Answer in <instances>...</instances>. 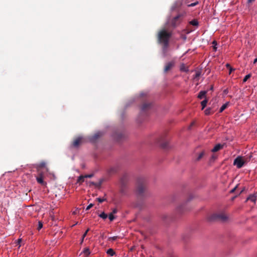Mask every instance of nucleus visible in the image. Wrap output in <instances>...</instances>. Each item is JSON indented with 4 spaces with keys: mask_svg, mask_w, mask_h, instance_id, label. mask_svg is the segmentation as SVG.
Here are the masks:
<instances>
[{
    "mask_svg": "<svg viewBox=\"0 0 257 257\" xmlns=\"http://www.w3.org/2000/svg\"><path fill=\"white\" fill-rule=\"evenodd\" d=\"M136 192L138 198L143 199L148 196L146 181L144 178H139L137 181Z\"/></svg>",
    "mask_w": 257,
    "mask_h": 257,
    "instance_id": "f257e3e1",
    "label": "nucleus"
},
{
    "mask_svg": "<svg viewBox=\"0 0 257 257\" xmlns=\"http://www.w3.org/2000/svg\"><path fill=\"white\" fill-rule=\"evenodd\" d=\"M183 0H177L173 4L171 9L172 11H175L181 8L183 5Z\"/></svg>",
    "mask_w": 257,
    "mask_h": 257,
    "instance_id": "6e6552de",
    "label": "nucleus"
},
{
    "mask_svg": "<svg viewBox=\"0 0 257 257\" xmlns=\"http://www.w3.org/2000/svg\"><path fill=\"white\" fill-rule=\"evenodd\" d=\"M198 4V2H196L193 3H191V4H188L187 6L188 7H192L196 6Z\"/></svg>",
    "mask_w": 257,
    "mask_h": 257,
    "instance_id": "f704fd0d",
    "label": "nucleus"
},
{
    "mask_svg": "<svg viewBox=\"0 0 257 257\" xmlns=\"http://www.w3.org/2000/svg\"><path fill=\"white\" fill-rule=\"evenodd\" d=\"M106 253L110 256H113L114 254H115V252L112 248L108 249L107 250Z\"/></svg>",
    "mask_w": 257,
    "mask_h": 257,
    "instance_id": "5701e85b",
    "label": "nucleus"
},
{
    "mask_svg": "<svg viewBox=\"0 0 257 257\" xmlns=\"http://www.w3.org/2000/svg\"><path fill=\"white\" fill-rule=\"evenodd\" d=\"M214 112V110H213L211 107L207 108L204 111V113L206 115H210L213 113Z\"/></svg>",
    "mask_w": 257,
    "mask_h": 257,
    "instance_id": "aec40b11",
    "label": "nucleus"
},
{
    "mask_svg": "<svg viewBox=\"0 0 257 257\" xmlns=\"http://www.w3.org/2000/svg\"><path fill=\"white\" fill-rule=\"evenodd\" d=\"M226 67H227V68H229V69L231 67H230V65H229V64H227L226 65Z\"/></svg>",
    "mask_w": 257,
    "mask_h": 257,
    "instance_id": "09e8293b",
    "label": "nucleus"
},
{
    "mask_svg": "<svg viewBox=\"0 0 257 257\" xmlns=\"http://www.w3.org/2000/svg\"><path fill=\"white\" fill-rule=\"evenodd\" d=\"M253 1H254V0H248V3H251V2H253Z\"/></svg>",
    "mask_w": 257,
    "mask_h": 257,
    "instance_id": "3c124183",
    "label": "nucleus"
},
{
    "mask_svg": "<svg viewBox=\"0 0 257 257\" xmlns=\"http://www.w3.org/2000/svg\"><path fill=\"white\" fill-rule=\"evenodd\" d=\"M185 15V13L179 14L174 17L172 20V26L174 27L177 26L181 22V19L184 17Z\"/></svg>",
    "mask_w": 257,
    "mask_h": 257,
    "instance_id": "423d86ee",
    "label": "nucleus"
},
{
    "mask_svg": "<svg viewBox=\"0 0 257 257\" xmlns=\"http://www.w3.org/2000/svg\"><path fill=\"white\" fill-rule=\"evenodd\" d=\"M108 217H109V220L111 221H113L114 220V219L115 218V217L114 216L113 214L111 213L109 214Z\"/></svg>",
    "mask_w": 257,
    "mask_h": 257,
    "instance_id": "473e14b6",
    "label": "nucleus"
},
{
    "mask_svg": "<svg viewBox=\"0 0 257 257\" xmlns=\"http://www.w3.org/2000/svg\"><path fill=\"white\" fill-rule=\"evenodd\" d=\"M257 62V57L254 60L253 64H255Z\"/></svg>",
    "mask_w": 257,
    "mask_h": 257,
    "instance_id": "8fccbe9b",
    "label": "nucleus"
},
{
    "mask_svg": "<svg viewBox=\"0 0 257 257\" xmlns=\"http://www.w3.org/2000/svg\"><path fill=\"white\" fill-rule=\"evenodd\" d=\"M159 144L161 147L163 149H167L169 147L168 142L166 141H160Z\"/></svg>",
    "mask_w": 257,
    "mask_h": 257,
    "instance_id": "f3484780",
    "label": "nucleus"
},
{
    "mask_svg": "<svg viewBox=\"0 0 257 257\" xmlns=\"http://www.w3.org/2000/svg\"><path fill=\"white\" fill-rule=\"evenodd\" d=\"M236 188V187H235V188H234L233 189H232L231 190L230 192H231V193H233V192H234V191L235 190Z\"/></svg>",
    "mask_w": 257,
    "mask_h": 257,
    "instance_id": "49530a36",
    "label": "nucleus"
},
{
    "mask_svg": "<svg viewBox=\"0 0 257 257\" xmlns=\"http://www.w3.org/2000/svg\"><path fill=\"white\" fill-rule=\"evenodd\" d=\"M98 216L100 218H102L103 219H105L107 218L108 215L106 213H105L104 212L101 213L100 214H98Z\"/></svg>",
    "mask_w": 257,
    "mask_h": 257,
    "instance_id": "b1692460",
    "label": "nucleus"
},
{
    "mask_svg": "<svg viewBox=\"0 0 257 257\" xmlns=\"http://www.w3.org/2000/svg\"><path fill=\"white\" fill-rule=\"evenodd\" d=\"M193 196L192 195H190L187 200L180 205L177 208V211L178 213L181 214L183 213L190 209V208L188 205V203L192 199Z\"/></svg>",
    "mask_w": 257,
    "mask_h": 257,
    "instance_id": "7ed1b4c3",
    "label": "nucleus"
},
{
    "mask_svg": "<svg viewBox=\"0 0 257 257\" xmlns=\"http://www.w3.org/2000/svg\"><path fill=\"white\" fill-rule=\"evenodd\" d=\"M129 181L128 175L126 173L124 174L120 179V185L127 186Z\"/></svg>",
    "mask_w": 257,
    "mask_h": 257,
    "instance_id": "0eeeda50",
    "label": "nucleus"
},
{
    "mask_svg": "<svg viewBox=\"0 0 257 257\" xmlns=\"http://www.w3.org/2000/svg\"><path fill=\"white\" fill-rule=\"evenodd\" d=\"M93 206V204H90L86 208V210H88L89 209H90L91 207H92Z\"/></svg>",
    "mask_w": 257,
    "mask_h": 257,
    "instance_id": "a19ab883",
    "label": "nucleus"
},
{
    "mask_svg": "<svg viewBox=\"0 0 257 257\" xmlns=\"http://www.w3.org/2000/svg\"><path fill=\"white\" fill-rule=\"evenodd\" d=\"M42 227H43V223L41 221H39L37 229L38 230H40Z\"/></svg>",
    "mask_w": 257,
    "mask_h": 257,
    "instance_id": "72a5a7b5",
    "label": "nucleus"
},
{
    "mask_svg": "<svg viewBox=\"0 0 257 257\" xmlns=\"http://www.w3.org/2000/svg\"><path fill=\"white\" fill-rule=\"evenodd\" d=\"M83 253L86 255L88 256L90 253V251L88 248H85L83 250Z\"/></svg>",
    "mask_w": 257,
    "mask_h": 257,
    "instance_id": "c85d7f7f",
    "label": "nucleus"
},
{
    "mask_svg": "<svg viewBox=\"0 0 257 257\" xmlns=\"http://www.w3.org/2000/svg\"><path fill=\"white\" fill-rule=\"evenodd\" d=\"M122 137V135L121 134H116L114 136V138L115 139H116L117 140H120Z\"/></svg>",
    "mask_w": 257,
    "mask_h": 257,
    "instance_id": "c756f323",
    "label": "nucleus"
},
{
    "mask_svg": "<svg viewBox=\"0 0 257 257\" xmlns=\"http://www.w3.org/2000/svg\"><path fill=\"white\" fill-rule=\"evenodd\" d=\"M96 200L99 202L102 203L103 201L106 200V198H97Z\"/></svg>",
    "mask_w": 257,
    "mask_h": 257,
    "instance_id": "4c0bfd02",
    "label": "nucleus"
},
{
    "mask_svg": "<svg viewBox=\"0 0 257 257\" xmlns=\"http://www.w3.org/2000/svg\"><path fill=\"white\" fill-rule=\"evenodd\" d=\"M241 157H237L233 162V165L236 166L237 168H241L247 162Z\"/></svg>",
    "mask_w": 257,
    "mask_h": 257,
    "instance_id": "39448f33",
    "label": "nucleus"
},
{
    "mask_svg": "<svg viewBox=\"0 0 257 257\" xmlns=\"http://www.w3.org/2000/svg\"><path fill=\"white\" fill-rule=\"evenodd\" d=\"M38 171V176H39V177H44V172L42 170H37Z\"/></svg>",
    "mask_w": 257,
    "mask_h": 257,
    "instance_id": "bb28decb",
    "label": "nucleus"
},
{
    "mask_svg": "<svg viewBox=\"0 0 257 257\" xmlns=\"http://www.w3.org/2000/svg\"><path fill=\"white\" fill-rule=\"evenodd\" d=\"M89 228H88V229L86 230V231L84 232V233L83 234V236H82V242L83 241V239H84V237L86 236L87 233V232L89 231Z\"/></svg>",
    "mask_w": 257,
    "mask_h": 257,
    "instance_id": "58836bf2",
    "label": "nucleus"
},
{
    "mask_svg": "<svg viewBox=\"0 0 257 257\" xmlns=\"http://www.w3.org/2000/svg\"><path fill=\"white\" fill-rule=\"evenodd\" d=\"M200 75H201V72L200 71H197L195 73L194 78H196L199 77L200 76Z\"/></svg>",
    "mask_w": 257,
    "mask_h": 257,
    "instance_id": "ea45409f",
    "label": "nucleus"
},
{
    "mask_svg": "<svg viewBox=\"0 0 257 257\" xmlns=\"http://www.w3.org/2000/svg\"><path fill=\"white\" fill-rule=\"evenodd\" d=\"M185 3L186 4H187V2H185Z\"/></svg>",
    "mask_w": 257,
    "mask_h": 257,
    "instance_id": "6e6d98bb",
    "label": "nucleus"
},
{
    "mask_svg": "<svg viewBox=\"0 0 257 257\" xmlns=\"http://www.w3.org/2000/svg\"><path fill=\"white\" fill-rule=\"evenodd\" d=\"M223 145L220 144L216 145L211 150L212 152H216L223 148Z\"/></svg>",
    "mask_w": 257,
    "mask_h": 257,
    "instance_id": "2eb2a0df",
    "label": "nucleus"
},
{
    "mask_svg": "<svg viewBox=\"0 0 257 257\" xmlns=\"http://www.w3.org/2000/svg\"><path fill=\"white\" fill-rule=\"evenodd\" d=\"M233 70H234L233 69H232L231 67H230L229 68V74H230L231 72H232V71H233Z\"/></svg>",
    "mask_w": 257,
    "mask_h": 257,
    "instance_id": "de8ad7c7",
    "label": "nucleus"
},
{
    "mask_svg": "<svg viewBox=\"0 0 257 257\" xmlns=\"http://www.w3.org/2000/svg\"><path fill=\"white\" fill-rule=\"evenodd\" d=\"M228 102H227L222 105L219 109V112H222L225 109H226L228 106Z\"/></svg>",
    "mask_w": 257,
    "mask_h": 257,
    "instance_id": "393cba45",
    "label": "nucleus"
},
{
    "mask_svg": "<svg viewBox=\"0 0 257 257\" xmlns=\"http://www.w3.org/2000/svg\"><path fill=\"white\" fill-rule=\"evenodd\" d=\"M102 182V180H100L98 182H97V183L91 182L90 183V184L91 185H92L95 186L96 187L99 188V187H100L101 186Z\"/></svg>",
    "mask_w": 257,
    "mask_h": 257,
    "instance_id": "412c9836",
    "label": "nucleus"
},
{
    "mask_svg": "<svg viewBox=\"0 0 257 257\" xmlns=\"http://www.w3.org/2000/svg\"><path fill=\"white\" fill-rule=\"evenodd\" d=\"M85 177L84 176H80L78 179L77 182L81 183L84 182Z\"/></svg>",
    "mask_w": 257,
    "mask_h": 257,
    "instance_id": "cd10ccee",
    "label": "nucleus"
},
{
    "mask_svg": "<svg viewBox=\"0 0 257 257\" xmlns=\"http://www.w3.org/2000/svg\"><path fill=\"white\" fill-rule=\"evenodd\" d=\"M256 196L255 194H251L250 195L246 200V202L249 200L252 202H255L256 201Z\"/></svg>",
    "mask_w": 257,
    "mask_h": 257,
    "instance_id": "4468645a",
    "label": "nucleus"
},
{
    "mask_svg": "<svg viewBox=\"0 0 257 257\" xmlns=\"http://www.w3.org/2000/svg\"><path fill=\"white\" fill-rule=\"evenodd\" d=\"M174 64H175V63L174 61H171V62L167 63L164 67V72L166 73L168 71H169L170 69H171L174 66Z\"/></svg>",
    "mask_w": 257,
    "mask_h": 257,
    "instance_id": "f8f14e48",
    "label": "nucleus"
},
{
    "mask_svg": "<svg viewBox=\"0 0 257 257\" xmlns=\"http://www.w3.org/2000/svg\"><path fill=\"white\" fill-rule=\"evenodd\" d=\"M212 44L213 45V49L215 51H216L217 50V47H216V45L217 44V42L215 41H214L213 42H212Z\"/></svg>",
    "mask_w": 257,
    "mask_h": 257,
    "instance_id": "c9c22d12",
    "label": "nucleus"
},
{
    "mask_svg": "<svg viewBox=\"0 0 257 257\" xmlns=\"http://www.w3.org/2000/svg\"><path fill=\"white\" fill-rule=\"evenodd\" d=\"M206 93L207 91H201L198 95V98L200 99H202L204 97H205Z\"/></svg>",
    "mask_w": 257,
    "mask_h": 257,
    "instance_id": "a211bd4d",
    "label": "nucleus"
},
{
    "mask_svg": "<svg viewBox=\"0 0 257 257\" xmlns=\"http://www.w3.org/2000/svg\"><path fill=\"white\" fill-rule=\"evenodd\" d=\"M93 176V174H88V175H86L84 176L85 177V178H91Z\"/></svg>",
    "mask_w": 257,
    "mask_h": 257,
    "instance_id": "37998d69",
    "label": "nucleus"
},
{
    "mask_svg": "<svg viewBox=\"0 0 257 257\" xmlns=\"http://www.w3.org/2000/svg\"><path fill=\"white\" fill-rule=\"evenodd\" d=\"M82 141V138L78 137L75 139L72 143L71 146L73 148H78Z\"/></svg>",
    "mask_w": 257,
    "mask_h": 257,
    "instance_id": "9b49d317",
    "label": "nucleus"
},
{
    "mask_svg": "<svg viewBox=\"0 0 257 257\" xmlns=\"http://www.w3.org/2000/svg\"><path fill=\"white\" fill-rule=\"evenodd\" d=\"M207 102H208V100L206 98H205L204 100H203L201 102L202 110L206 107Z\"/></svg>",
    "mask_w": 257,
    "mask_h": 257,
    "instance_id": "4be33fe9",
    "label": "nucleus"
},
{
    "mask_svg": "<svg viewBox=\"0 0 257 257\" xmlns=\"http://www.w3.org/2000/svg\"><path fill=\"white\" fill-rule=\"evenodd\" d=\"M117 236H113V237H110L108 238V240L109 241H114L117 238Z\"/></svg>",
    "mask_w": 257,
    "mask_h": 257,
    "instance_id": "e433bc0d",
    "label": "nucleus"
},
{
    "mask_svg": "<svg viewBox=\"0 0 257 257\" xmlns=\"http://www.w3.org/2000/svg\"><path fill=\"white\" fill-rule=\"evenodd\" d=\"M227 219V216L223 213H214L209 217L208 220L210 221L215 220L225 221Z\"/></svg>",
    "mask_w": 257,
    "mask_h": 257,
    "instance_id": "20e7f679",
    "label": "nucleus"
},
{
    "mask_svg": "<svg viewBox=\"0 0 257 257\" xmlns=\"http://www.w3.org/2000/svg\"><path fill=\"white\" fill-rule=\"evenodd\" d=\"M102 134L100 132H98L96 134H95L92 137V138H91V140L92 141H95L97 139H98L99 137H100V136H101Z\"/></svg>",
    "mask_w": 257,
    "mask_h": 257,
    "instance_id": "6ab92c4d",
    "label": "nucleus"
},
{
    "mask_svg": "<svg viewBox=\"0 0 257 257\" xmlns=\"http://www.w3.org/2000/svg\"><path fill=\"white\" fill-rule=\"evenodd\" d=\"M171 36V33L165 30L160 31L158 35V42L162 44L163 51H165L169 45V40Z\"/></svg>",
    "mask_w": 257,
    "mask_h": 257,
    "instance_id": "f03ea898",
    "label": "nucleus"
},
{
    "mask_svg": "<svg viewBox=\"0 0 257 257\" xmlns=\"http://www.w3.org/2000/svg\"><path fill=\"white\" fill-rule=\"evenodd\" d=\"M180 69H181V70H182V71H188V70H187V69H185V66H184V64H183V65L181 66Z\"/></svg>",
    "mask_w": 257,
    "mask_h": 257,
    "instance_id": "79ce46f5",
    "label": "nucleus"
},
{
    "mask_svg": "<svg viewBox=\"0 0 257 257\" xmlns=\"http://www.w3.org/2000/svg\"><path fill=\"white\" fill-rule=\"evenodd\" d=\"M204 154H205V153L204 151H202L201 153H200L197 158V160H198V161L200 160L203 157V156L204 155Z\"/></svg>",
    "mask_w": 257,
    "mask_h": 257,
    "instance_id": "2f4dec72",
    "label": "nucleus"
},
{
    "mask_svg": "<svg viewBox=\"0 0 257 257\" xmlns=\"http://www.w3.org/2000/svg\"><path fill=\"white\" fill-rule=\"evenodd\" d=\"M21 240L20 239H19V241L21 242Z\"/></svg>",
    "mask_w": 257,
    "mask_h": 257,
    "instance_id": "5fc2aeb1",
    "label": "nucleus"
},
{
    "mask_svg": "<svg viewBox=\"0 0 257 257\" xmlns=\"http://www.w3.org/2000/svg\"><path fill=\"white\" fill-rule=\"evenodd\" d=\"M213 86L212 85V86H211V87H210V89L211 90H213Z\"/></svg>",
    "mask_w": 257,
    "mask_h": 257,
    "instance_id": "603ef678",
    "label": "nucleus"
},
{
    "mask_svg": "<svg viewBox=\"0 0 257 257\" xmlns=\"http://www.w3.org/2000/svg\"><path fill=\"white\" fill-rule=\"evenodd\" d=\"M117 209L114 208V209H113V210H112V212H111V213H112V214H114L116 213H117Z\"/></svg>",
    "mask_w": 257,
    "mask_h": 257,
    "instance_id": "c03bdc74",
    "label": "nucleus"
},
{
    "mask_svg": "<svg viewBox=\"0 0 257 257\" xmlns=\"http://www.w3.org/2000/svg\"><path fill=\"white\" fill-rule=\"evenodd\" d=\"M127 186L120 185V193L122 195H125L127 192Z\"/></svg>",
    "mask_w": 257,
    "mask_h": 257,
    "instance_id": "ddd939ff",
    "label": "nucleus"
},
{
    "mask_svg": "<svg viewBox=\"0 0 257 257\" xmlns=\"http://www.w3.org/2000/svg\"><path fill=\"white\" fill-rule=\"evenodd\" d=\"M43 179L44 177H39L38 176H37L36 177V180L38 183L42 185H46V183L45 181H44Z\"/></svg>",
    "mask_w": 257,
    "mask_h": 257,
    "instance_id": "dca6fc26",
    "label": "nucleus"
},
{
    "mask_svg": "<svg viewBox=\"0 0 257 257\" xmlns=\"http://www.w3.org/2000/svg\"><path fill=\"white\" fill-rule=\"evenodd\" d=\"M251 76V74H248L247 75H246L243 78V82H246L248 79H249V78H250V77Z\"/></svg>",
    "mask_w": 257,
    "mask_h": 257,
    "instance_id": "7c9ffc66",
    "label": "nucleus"
},
{
    "mask_svg": "<svg viewBox=\"0 0 257 257\" xmlns=\"http://www.w3.org/2000/svg\"><path fill=\"white\" fill-rule=\"evenodd\" d=\"M151 103L148 102L144 103L141 106V112L145 113L151 108Z\"/></svg>",
    "mask_w": 257,
    "mask_h": 257,
    "instance_id": "9d476101",
    "label": "nucleus"
},
{
    "mask_svg": "<svg viewBox=\"0 0 257 257\" xmlns=\"http://www.w3.org/2000/svg\"><path fill=\"white\" fill-rule=\"evenodd\" d=\"M37 170H45V172H48V169L46 167V163L44 161L40 162L39 164L36 165V167Z\"/></svg>",
    "mask_w": 257,
    "mask_h": 257,
    "instance_id": "1a4fd4ad",
    "label": "nucleus"
},
{
    "mask_svg": "<svg viewBox=\"0 0 257 257\" xmlns=\"http://www.w3.org/2000/svg\"><path fill=\"white\" fill-rule=\"evenodd\" d=\"M190 24L194 26H197L198 25V22L197 20L194 19L192 20L189 22Z\"/></svg>",
    "mask_w": 257,
    "mask_h": 257,
    "instance_id": "a878e982",
    "label": "nucleus"
},
{
    "mask_svg": "<svg viewBox=\"0 0 257 257\" xmlns=\"http://www.w3.org/2000/svg\"><path fill=\"white\" fill-rule=\"evenodd\" d=\"M212 158V159H215L216 158V157L214 156V155H213Z\"/></svg>",
    "mask_w": 257,
    "mask_h": 257,
    "instance_id": "864d4df0",
    "label": "nucleus"
},
{
    "mask_svg": "<svg viewBox=\"0 0 257 257\" xmlns=\"http://www.w3.org/2000/svg\"><path fill=\"white\" fill-rule=\"evenodd\" d=\"M109 172H115V169H113V168H112V169H111L110 170Z\"/></svg>",
    "mask_w": 257,
    "mask_h": 257,
    "instance_id": "a18cd8bd",
    "label": "nucleus"
}]
</instances>
